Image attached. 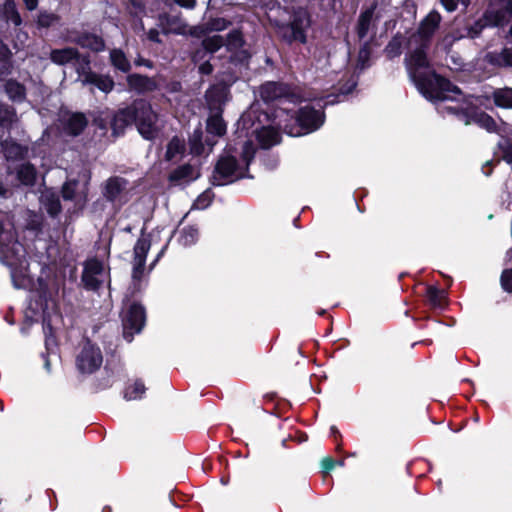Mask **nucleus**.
<instances>
[{"label":"nucleus","instance_id":"f257e3e1","mask_svg":"<svg viewBox=\"0 0 512 512\" xmlns=\"http://www.w3.org/2000/svg\"><path fill=\"white\" fill-rule=\"evenodd\" d=\"M440 22V14L431 11L421 21L418 31L409 37L408 52L405 56V65L411 80L428 100L451 97L445 93L446 91L459 94L456 86L434 73L427 57L430 39Z\"/></svg>","mask_w":512,"mask_h":512},{"label":"nucleus","instance_id":"f03ea898","mask_svg":"<svg viewBox=\"0 0 512 512\" xmlns=\"http://www.w3.org/2000/svg\"><path fill=\"white\" fill-rule=\"evenodd\" d=\"M0 261L10 267L16 288H25L30 282L26 275L25 250L16 240L12 223L7 214L0 211Z\"/></svg>","mask_w":512,"mask_h":512},{"label":"nucleus","instance_id":"7ed1b4c3","mask_svg":"<svg viewBox=\"0 0 512 512\" xmlns=\"http://www.w3.org/2000/svg\"><path fill=\"white\" fill-rule=\"evenodd\" d=\"M459 94H455L452 91L445 92L446 94H449L451 97L449 98H436L433 99V102H445V101H455L457 102L454 106H440L438 107L439 111L442 113L448 112L458 115L461 120L464 122L465 125L470 124H476L480 128L485 129L487 132H494L499 135H502V133H509L510 128L509 126L501 122V124H497L496 121L488 114L481 112V111H475L472 108L473 104V97H469L468 99H461L462 93L458 89Z\"/></svg>","mask_w":512,"mask_h":512},{"label":"nucleus","instance_id":"20e7f679","mask_svg":"<svg viewBox=\"0 0 512 512\" xmlns=\"http://www.w3.org/2000/svg\"><path fill=\"white\" fill-rule=\"evenodd\" d=\"M254 154L255 147L251 141H245L242 144L240 160L228 150L226 154L219 159L215 167L212 175V184L223 186L245 177L247 168L254 158Z\"/></svg>","mask_w":512,"mask_h":512},{"label":"nucleus","instance_id":"39448f33","mask_svg":"<svg viewBox=\"0 0 512 512\" xmlns=\"http://www.w3.org/2000/svg\"><path fill=\"white\" fill-rule=\"evenodd\" d=\"M512 16V0H489L483 18L470 27L467 35L476 37L486 26L503 25Z\"/></svg>","mask_w":512,"mask_h":512},{"label":"nucleus","instance_id":"423d86ee","mask_svg":"<svg viewBox=\"0 0 512 512\" xmlns=\"http://www.w3.org/2000/svg\"><path fill=\"white\" fill-rule=\"evenodd\" d=\"M151 248V240L148 236H142L134 246V257L132 261V285L135 291L141 289L142 282L148 273L153 269L160 257L164 253L165 247L161 249L154 261L152 262L148 272L145 270V261L148 251Z\"/></svg>","mask_w":512,"mask_h":512},{"label":"nucleus","instance_id":"0eeeda50","mask_svg":"<svg viewBox=\"0 0 512 512\" xmlns=\"http://www.w3.org/2000/svg\"><path fill=\"white\" fill-rule=\"evenodd\" d=\"M260 117L261 115L257 117L259 123L262 122ZM262 117L265 120L268 118L266 113H263ZM254 118H256V109L254 107H251V109L242 116L240 123L242 128L247 130L246 134H248L251 129V133L255 134L263 148H270L271 146L279 143L280 134L278 129L271 125L260 126V124H256L253 121Z\"/></svg>","mask_w":512,"mask_h":512},{"label":"nucleus","instance_id":"6e6552de","mask_svg":"<svg viewBox=\"0 0 512 512\" xmlns=\"http://www.w3.org/2000/svg\"><path fill=\"white\" fill-rule=\"evenodd\" d=\"M89 177L86 173L79 179H69L62 186V197L73 202L74 211L82 210L88 201Z\"/></svg>","mask_w":512,"mask_h":512},{"label":"nucleus","instance_id":"1a4fd4ad","mask_svg":"<svg viewBox=\"0 0 512 512\" xmlns=\"http://www.w3.org/2000/svg\"><path fill=\"white\" fill-rule=\"evenodd\" d=\"M296 120L299 125V131L293 132L292 130H287L286 126L284 127L291 136H300L319 129L324 123V113L321 109H315L306 105L299 110Z\"/></svg>","mask_w":512,"mask_h":512},{"label":"nucleus","instance_id":"9d476101","mask_svg":"<svg viewBox=\"0 0 512 512\" xmlns=\"http://www.w3.org/2000/svg\"><path fill=\"white\" fill-rule=\"evenodd\" d=\"M157 115L151 105L145 101L135 102V119L139 133L146 139H152L157 132Z\"/></svg>","mask_w":512,"mask_h":512},{"label":"nucleus","instance_id":"9b49d317","mask_svg":"<svg viewBox=\"0 0 512 512\" xmlns=\"http://www.w3.org/2000/svg\"><path fill=\"white\" fill-rule=\"evenodd\" d=\"M222 46H224V40L220 35L208 36L203 39L202 47L193 56L194 62L198 64L200 73L210 74L212 72V66L209 62L211 54L217 52Z\"/></svg>","mask_w":512,"mask_h":512},{"label":"nucleus","instance_id":"f8f14e48","mask_svg":"<svg viewBox=\"0 0 512 512\" xmlns=\"http://www.w3.org/2000/svg\"><path fill=\"white\" fill-rule=\"evenodd\" d=\"M107 281H109V269L103 262L90 258L84 263L82 282L87 289L96 290Z\"/></svg>","mask_w":512,"mask_h":512},{"label":"nucleus","instance_id":"ddd939ff","mask_svg":"<svg viewBox=\"0 0 512 512\" xmlns=\"http://www.w3.org/2000/svg\"><path fill=\"white\" fill-rule=\"evenodd\" d=\"M123 334L130 342L134 334L139 333L145 324L144 308L136 303L130 304L123 312Z\"/></svg>","mask_w":512,"mask_h":512},{"label":"nucleus","instance_id":"4468645a","mask_svg":"<svg viewBox=\"0 0 512 512\" xmlns=\"http://www.w3.org/2000/svg\"><path fill=\"white\" fill-rule=\"evenodd\" d=\"M103 357L101 350L87 342L77 357V367L82 373H93L102 365Z\"/></svg>","mask_w":512,"mask_h":512},{"label":"nucleus","instance_id":"2eb2a0df","mask_svg":"<svg viewBox=\"0 0 512 512\" xmlns=\"http://www.w3.org/2000/svg\"><path fill=\"white\" fill-rule=\"evenodd\" d=\"M50 59L57 65H65L73 63L76 67L88 68L90 60L87 56H81L77 49L72 47H66L62 49H54L50 53Z\"/></svg>","mask_w":512,"mask_h":512},{"label":"nucleus","instance_id":"dca6fc26","mask_svg":"<svg viewBox=\"0 0 512 512\" xmlns=\"http://www.w3.org/2000/svg\"><path fill=\"white\" fill-rule=\"evenodd\" d=\"M78 80L82 85H93L104 93H109L114 87V81L109 76L99 75L90 70V67L77 68Z\"/></svg>","mask_w":512,"mask_h":512},{"label":"nucleus","instance_id":"f3484780","mask_svg":"<svg viewBox=\"0 0 512 512\" xmlns=\"http://www.w3.org/2000/svg\"><path fill=\"white\" fill-rule=\"evenodd\" d=\"M226 50L231 53V58L237 61H244L247 57V51L244 49V39L241 31L232 30L224 43Z\"/></svg>","mask_w":512,"mask_h":512},{"label":"nucleus","instance_id":"a211bd4d","mask_svg":"<svg viewBox=\"0 0 512 512\" xmlns=\"http://www.w3.org/2000/svg\"><path fill=\"white\" fill-rule=\"evenodd\" d=\"M159 25L165 34H186L188 32V25L178 16H160Z\"/></svg>","mask_w":512,"mask_h":512},{"label":"nucleus","instance_id":"6ab92c4d","mask_svg":"<svg viewBox=\"0 0 512 512\" xmlns=\"http://www.w3.org/2000/svg\"><path fill=\"white\" fill-rule=\"evenodd\" d=\"M289 88L282 84L276 82H267L263 84L260 89V97L265 102H270L288 95Z\"/></svg>","mask_w":512,"mask_h":512},{"label":"nucleus","instance_id":"aec40b11","mask_svg":"<svg viewBox=\"0 0 512 512\" xmlns=\"http://www.w3.org/2000/svg\"><path fill=\"white\" fill-rule=\"evenodd\" d=\"M135 119V104L132 107H128L119 110L113 118L112 128L114 134H120L123 132L125 127L134 122Z\"/></svg>","mask_w":512,"mask_h":512},{"label":"nucleus","instance_id":"412c9836","mask_svg":"<svg viewBox=\"0 0 512 512\" xmlns=\"http://www.w3.org/2000/svg\"><path fill=\"white\" fill-rule=\"evenodd\" d=\"M40 204L52 217L57 216L61 211L59 197L52 190H44L40 196Z\"/></svg>","mask_w":512,"mask_h":512},{"label":"nucleus","instance_id":"4be33fe9","mask_svg":"<svg viewBox=\"0 0 512 512\" xmlns=\"http://www.w3.org/2000/svg\"><path fill=\"white\" fill-rule=\"evenodd\" d=\"M309 25V19L305 11L299 12L291 23L292 40L304 43L306 41L304 29Z\"/></svg>","mask_w":512,"mask_h":512},{"label":"nucleus","instance_id":"5701e85b","mask_svg":"<svg viewBox=\"0 0 512 512\" xmlns=\"http://www.w3.org/2000/svg\"><path fill=\"white\" fill-rule=\"evenodd\" d=\"M128 86L137 92L152 91L156 88V84L153 80L146 76L133 74L127 77Z\"/></svg>","mask_w":512,"mask_h":512},{"label":"nucleus","instance_id":"b1692460","mask_svg":"<svg viewBox=\"0 0 512 512\" xmlns=\"http://www.w3.org/2000/svg\"><path fill=\"white\" fill-rule=\"evenodd\" d=\"M75 42L81 47L90 49L95 52L102 51L105 48V44L102 38L93 34H83L77 37Z\"/></svg>","mask_w":512,"mask_h":512},{"label":"nucleus","instance_id":"393cba45","mask_svg":"<svg viewBox=\"0 0 512 512\" xmlns=\"http://www.w3.org/2000/svg\"><path fill=\"white\" fill-rule=\"evenodd\" d=\"M87 124L85 116L81 113H74L68 116L65 121V129L71 135H78Z\"/></svg>","mask_w":512,"mask_h":512},{"label":"nucleus","instance_id":"a878e982","mask_svg":"<svg viewBox=\"0 0 512 512\" xmlns=\"http://www.w3.org/2000/svg\"><path fill=\"white\" fill-rule=\"evenodd\" d=\"M36 175L37 173L34 166L29 163H23L16 169L17 179L23 185H33L36 180Z\"/></svg>","mask_w":512,"mask_h":512},{"label":"nucleus","instance_id":"bb28decb","mask_svg":"<svg viewBox=\"0 0 512 512\" xmlns=\"http://www.w3.org/2000/svg\"><path fill=\"white\" fill-rule=\"evenodd\" d=\"M126 181L119 177L110 178L107 180L104 190V195L107 199L114 201L125 188Z\"/></svg>","mask_w":512,"mask_h":512},{"label":"nucleus","instance_id":"cd10ccee","mask_svg":"<svg viewBox=\"0 0 512 512\" xmlns=\"http://www.w3.org/2000/svg\"><path fill=\"white\" fill-rule=\"evenodd\" d=\"M1 145L7 160L22 158L27 153L25 147L12 140H5L1 143Z\"/></svg>","mask_w":512,"mask_h":512},{"label":"nucleus","instance_id":"c85d7f7f","mask_svg":"<svg viewBox=\"0 0 512 512\" xmlns=\"http://www.w3.org/2000/svg\"><path fill=\"white\" fill-rule=\"evenodd\" d=\"M185 151L184 140L174 137L168 143L165 158L166 160H177L179 159Z\"/></svg>","mask_w":512,"mask_h":512},{"label":"nucleus","instance_id":"c756f323","mask_svg":"<svg viewBox=\"0 0 512 512\" xmlns=\"http://www.w3.org/2000/svg\"><path fill=\"white\" fill-rule=\"evenodd\" d=\"M110 61L116 69L122 72H128L131 68L129 60L127 59L124 52L120 49H113L110 52Z\"/></svg>","mask_w":512,"mask_h":512},{"label":"nucleus","instance_id":"7c9ffc66","mask_svg":"<svg viewBox=\"0 0 512 512\" xmlns=\"http://www.w3.org/2000/svg\"><path fill=\"white\" fill-rule=\"evenodd\" d=\"M2 14L7 22H11L15 26H19L22 22L14 0H5L2 8Z\"/></svg>","mask_w":512,"mask_h":512},{"label":"nucleus","instance_id":"2f4dec72","mask_svg":"<svg viewBox=\"0 0 512 512\" xmlns=\"http://www.w3.org/2000/svg\"><path fill=\"white\" fill-rule=\"evenodd\" d=\"M207 131L216 136H223L226 133V124L219 114L212 115L208 118Z\"/></svg>","mask_w":512,"mask_h":512},{"label":"nucleus","instance_id":"473e14b6","mask_svg":"<svg viewBox=\"0 0 512 512\" xmlns=\"http://www.w3.org/2000/svg\"><path fill=\"white\" fill-rule=\"evenodd\" d=\"M198 240V229L194 226L184 227L179 231L178 241L183 246H190Z\"/></svg>","mask_w":512,"mask_h":512},{"label":"nucleus","instance_id":"72a5a7b5","mask_svg":"<svg viewBox=\"0 0 512 512\" xmlns=\"http://www.w3.org/2000/svg\"><path fill=\"white\" fill-rule=\"evenodd\" d=\"M494 102L498 107L512 108V88H504L495 91Z\"/></svg>","mask_w":512,"mask_h":512},{"label":"nucleus","instance_id":"f704fd0d","mask_svg":"<svg viewBox=\"0 0 512 512\" xmlns=\"http://www.w3.org/2000/svg\"><path fill=\"white\" fill-rule=\"evenodd\" d=\"M198 177V174L191 165H184L171 174V180L189 181Z\"/></svg>","mask_w":512,"mask_h":512},{"label":"nucleus","instance_id":"c9c22d12","mask_svg":"<svg viewBox=\"0 0 512 512\" xmlns=\"http://www.w3.org/2000/svg\"><path fill=\"white\" fill-rule=\"evenodd\" d=\"M145 390V386L141 381H135L125 389L124 398L126 400L140 399L145 393Z\"/></svg>","mask_w":512,"mask_h":512},{"label":"nucleus","instance_id":"e433bc0d","mask_svg":"<svg viewBox=\"0 0 512 512\" xmlns=\"http://www.w3.org/2000/svg\"><path fill=\"white\" fill-rule=\"evenodd\" d=\"M5 90L9 98L13 101H20L24 98L25 90L24 87L15 81H8L5 84Z\"/></svg>","mask_w":512,"mask_h":512},{"label":"nucleus","instance_id":"4c0bfd02","mask_svg":"<svg viewBox=\"0 0 512 512\" xmlns=\"http://www.w3.org/2000/svg\"><path fill=\"white\" fill-rule=\"evenodd\" d=\"M372 17H373L372 9H367L360 15L359 22H358V28H357L358 35L360 38H363L367 35Z\"/></svg>","mask_w":512,"mask_h":512},{"label":"nucleus","instance_id":"58836bf2","mask_svg":"<svg viewBox=\"0 0 512 512\" xmlns=\"http://www.w3.org/2000/svg\"><path fill=\"white\" fill-rule=\"evenodd\" d=\"M507 133H502L500 135L501 139L498 142L499 149L502 151V157L503 159L511 164L512 163V141L511 139L507 138L505 135Z\"/></svg>","mask_w":512,"mask_h":512},{"label":"nucleus","instance_id":"ea45409f","mask_svg":"<svg viewBox=\"0 0 512 512\" xmlns=\"http://www.w3.org/2000/svg\"><path fill=\"white\" fill-rule=\"evenodd\" d=\"M16 121L15 111L7 106H0V125L9 127Z\"/></svg>","mask_w":512,"mask_h":512},{"label":"nucleus","instance_id":"a19ab883","mask_svg":"<svg viewBox=\"0 0 512 512\" xmlns=\"http://www.w3.org/2000/svg\"><path fill=\"white\" fill-rule=\"evenodd\" d=\"M189 143L191 153L200 155L204 151V146L202 144V132L200 130H196L190 137Z\"/></svg>","mask_w":512,"mask_h":512},{"label":"nucleus","instance_id":"79ce46f5","mask_svg":"<svg viewBox=\"0 0 512 512\" xmlns=\"http://www.w3.org/2000/svg\"><path fill=\"white\" fill-rule=\"evenodd\" d=\"M229 25H230V22L224 18H214V19L209 20L205 24V30L209 31V32L223 31V30L227 29L229 27Z\"/></svg>","mask_w":512,"mask_h":512},{"label":"nucleus","instance_id":"37998d69","mask_svg":"<svg viewBox=\"0 0 512 512\" xmlns=\"http://www.w3.org/2000/svg\"><path fill=\"white\" fill-rule=\"evenodd\" d=\"M213 194L210 190L204 191L198 198L194 201L192 208L203 210L207 208L212 202Z\"/></svg>","mask_w":512,"mask_h":512},{"label":"nucleus","instance_id":"c03bdc74","mask_svg":"<svg viewBox=\"0 0 512 512\" xmlns=\"http://www.w3.org/2000/svg\"><path fill=\"white\" fill-rule=\"evenodd\" d=\"M57 15L49 12H41L38 16L37 23L40 27H50L58 22Z\"/></svg>","mask_w":512,"mask_h":512},{"label":"nucleus","instance_id":"a18cd8bd","mask_svg":"<svg viewBox=\"0 0 512 512\" xmlns=\"http://www.w3.org/2000/svg\"><path fill=\"white\" fill-rule=\"evenodd\" d=\"M428 298L430 302L437 307H441L445 300V293L441 290H438L435 287H430L427 291Z\"/></svg>","mask_w":512,"mask_h":512},{"label":"nucleus","instance_id":"49530a36","mask_svg":"<svg viewBox=\"0 0 512 512\" xmlns=\"http://www.w3.org/2000/svg\"><path fill=\"white\" fill-rule=\"evenodd\" d=\"M491 61L498 65L512 66V49H504L496 59L491 58Z\"/></svg>","mask_w":512,"mask_h":512},{"label":"nucleus","instance_id":"de8ad7c7","mask_svg":"<svg viewBox=\"0 0 512 512\" xmlns=\"http://www.w3.org/2000/svg\"><path fill=\"white\" fill-rule=\"evenodd\" d=\"M464 36H465L464 34L459 33V32L449 33L442 38L439 45L447 50L450 47H452V45L454 44L455 41L463 38Z\"/></svg>","mask_w":512,"mask_h":512},{"label":"nucleus","instance_id":"09e8293b","mask_svg":"<svg viewBox=\"0 0 512 512\" xmlns=\"http://www.w3.org/2000/svg\"><path fill=\"white\" fill-rule=\"evenodd\" d=\"M502 288L509 293H512V269L504 270L501 275Z\"/></svg>","mask_w":512,"mask_h":512},{"label":"nucleus","instance_id":"8fccbe9b","mask_svg":"<svg viewBox=\"0 0 512 512\" xmlns=\"http://www.w3.org/2000/svg\"><path fill=\"white\" fill-rule=\"evenodd\" d=\"M440 2L447 11L452 12L456 9L457 3L467 7L470 0H440Z\"/></svg>","mask_w":512,"mask_h":512},{"label":"nucleus","instance_id":"3c124183","mask_svg":"<svg viewBox=\"0 0 512 512\" xmlns=\"http://www.w3.org/2000/svg\"><path fill=\"white\" fill-rule=\"evenodd\" d=\"M369 57H370V51L366 46L363 47L362 49H360L359 55H358V62L362 69L365 67V63L369 60Z\"/></svg>","mask_w":512,"mask_h":512},{"label":"nucleus","instance_id":"603ef678","mask_svg":"<svg viewBox=\"0 0 512 512\" xmlns=\"http://www.w3.org/2000/svg\"><path fill=\"white\" fill-rule=\"evenodd\" d=\"M399 45L400 43L397 42L396 40L392 41L389 43V45L387 46L386 50H387V53L390 57H394L396 55H399Z\"/></svg>","mask_w":512,"mask_h":512},{"label":"nucleus","instance_id":"864d4df0","mask_svg":"<svg viewBox=\"0 0 512 512\" xmlns=\"http://www.w3.org/2000/svg\"><path fill=\"white\" fill-rule=\"evenodd\" d=\"M334 465H335V462L332 458H324L321 462V466L323 468V470L325 471H330L334 468Z\"/></svg>","mask_w":512,"mask_h":512},{"label":"nucleus","instance_id":"5fc2aeb1","mask_svg":"<svg viewBox=\"0 0 512 512\" xmlns=\"http://www.w3.org/2000/svg\"><path fill=\"white\" fill-rule=\"evenodd\" d=\"M175 3L184 8H193L196 4V0H174Z\"/></svg>","mask_w":512,"mask_h":512},{"label":"nucleus","instance_id":"6e6d98bb","mask_svg":"<svg viewBox=\"0 0 512 512\" xmlns=\"http://www.w3.org/2000/svg\"><path fill=\"white\" fill-rule=\"evenodd\" d=\"M26 318L27 319H31V321H37L38 320L37 313L34 312L33 307H32V303H30V306H29L28 310L26 311Z\"/></svg>","mask_w":512,"mask_h":512},{"label":"nucleus","instance_id":"4d7b16f0","mask_svg":"<svg viewBox=\"0 0 512 512\" xmlns=\"http://www.w3.org/2000/svg\"><path fill=\"white\" fill-rule=\"evenodd\" d=\"M148 38L151 41L160 42L158 30L150 29V31L148 32Z\"/></svg>","mask_w":512,"mask_h":512},{"label":"nucleus","instance_id":"13d9d810","mask_svg":"<svg viewBox=\"0 0 512 512\" xmlns=\"http://www.w3.org/2000/svg\"><path fill=\"white\" fill-rule=\"evenodd\" d=\"M28 10L36 9L38 0H23Z\"/></svg>","mask_w":512,"mask_h":512},{"label":"nucleus","instance_id":"bf43d9fd","mask_svg":"<svg viewBox=\"0 0 512 512\" xmlns=\"http://www.w3.org/2000/svg\"><path fill=\"white\" fill-rule=\"evenodd\" d=\"M6 55V48L3 45V43L0 41V58L4 57Z\"/></svg>","mask_w":512,"mask_h":512},{"label":"nucleus","instance_id":"052dcab7","mask_svg":"<svg viewBox=\"0 0 512 512\" xmlns=\"http://www.w3.org/2000/svg\"><path fill=\"white\" fill-rule=\"evenodd\" d=\"M142 64H144V65H146V66H148V67H151V65L149 64V62H148V61L137 62V65H142Z\"/></svg>","mask_w":512,"mask_h":512},{"label":"nucleus","instance_id":"680f3d73","mask_svg":"<svg viewBox=\"0 0 512 512\" xmlns=\"http://www.w3.org/2000/svg\"><path fill=\"white\" fill-rule=\"evenodd\" d=\"M5 194H6V190L2 186H0V195L5 196Z\"/></svg>","mask_w":512,"mask_h":512},{"label":"nucleus","instance_id":"e2e57ef3","mask_svg":"<svg viewBox=\"0 0 512 512\" xmlns=\"http://www.w3.org/2000/svg\"><path fill=\"white\" fill-rule=\"evenodd\" d=\"M43 322H44V323H46V318H45V317H43ZM48 326H49V325L44 324V331H46V328H47Z\"/></svg>","mask_w":512,"mask_h":512},{"label":"nucleus","instance_id":"0e129e2a","mask_svg":"<svg viewBox=\"0 0 512 512\" xmlns=\"http://www.w3.org/2000/svg\"><path fill=\"white\" fill-rule=\"evenodd\" d=\"M509 35H510V39L512 41V25H511V28H510V31H509Z\"/></svg>","mask_w":512,"mask_h":512},{"label":"nucleus","instance_id":"69168bd1","mask_svg":"<svg viewBox=\"0 0 512 512\" xmlns=\"http://www.w3.org/2000/svg\"><path fill=\"white\" fill-rule=\"evenodd\" d=\"M130 1H131L134 5H136L138 0H130Z\"/></svg>","mask_w":512,"mask_h":512},{"label":"nucleus","instance_id":"338daca9","mask_svg":"<svg viewBox=\"0 0 512 512\" xmlns=\"http://www.w3.org/2000/svg\"><path fill=\"white\" fill-rule=\"evenodd\" d=\"M0 410L2 411L3 410V403L0 402Z\"/></svg>","mask_w":512,"mask_h":512},{"label":"nucleus","instance_id":"774afa93","mask_svg":"<svg viewBox=\"0 0 512 512\" xmlns=\"http://www.w3.org/2000/svg\"><path fill=\"white\" fill-rule=\"evenodd\" d=\"M22 36H23L24 39L27 38V34H25V33H23Z\"/></svg>","mask_w":512,"mask_h":512}]
</instances>
